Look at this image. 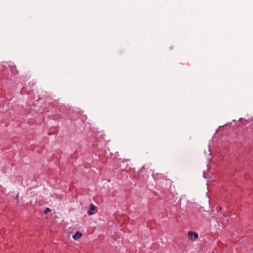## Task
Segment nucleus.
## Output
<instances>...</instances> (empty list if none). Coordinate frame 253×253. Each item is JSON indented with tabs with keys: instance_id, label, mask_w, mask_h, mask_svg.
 I'll return each mask as SVG.
<instances>
[{
	"instance_id": "f257e3e1",
	"label": "nucleus",
	"mask_w": 253,
	"mask_h": 253,
	"mask_svg": "<svg viewBox=\"0 0 253 253\" xmlns=\"http://www.w3.org/2000/svg\"><path fill=\"white\" fill-rule=\"evenodd\" d=\"M187 235L190 240L193 239V237H194L195 239H197L198 238V234L195 232L189 231Z\"/></svg>"
},
{
	"instance_id": "f03ea898",
	"label": "nucleus",
	"mask_w": 253,
	"mask_h": 253,
	"mask_svg": "<svg viewBox=\"0 0 253 253\" xmlns=\"http://www.w3.org/2000/svg\"><path fill=\"white\" fill-rule=\"evenodd\" d=\"M95 206L93 204H91L90 205V208L89 211L87 212V213L89 215H92L93 214L92 211L95 210Z\"/></svg>"
},
{
	"instance_id": "7ed1b4c3",
	"label": "nucleus",
	"mask_w": 253,
	"mask_h": 253,
	"mask_svg": "<svg viewBox=\"0 0 253 253\" xmlns=\"http://www.w3.org/2000/svg\"><path fill=\"white\" fill-rule=\"evenodd\" d=\"M82 236V233L78 231L75 233V235H74L73 236V238L74 240H78V239H80V238H81Z\"/></svg>"
},
{
	"instance_id": "20e7f679",
	"label": "nucleus",
	"mask_w": 253,
	"mask_h": 253,
	"mask_svg": "<svg viewBox=\"0 0 253 253\" xmlns=\"http://www.w3.org/2000/svg\"><path fill=\"white\" fill-rule=\"evenodd\" d=\"M11 70L12 72V74H16L17 73V71L16 70L14 67H12Z\"/></svg>"
},
{
	"instance_id": "39448f33",
	"label": "nucleus",
	"mask_w": 253,
	"mask_h": 253,
	"mask_svg": "<svg viewBox=\"0 0 253 253\" xmlns=\"http://www.w3.org/2000/svg\"><path fill=\"white\" fill-rule=\"evenodd\" d=\"M50 211V209L48 208H47L45 209V210L44 211V213L45 214H47L48 212H49Z\"/></svg>"
}]
</instances>
